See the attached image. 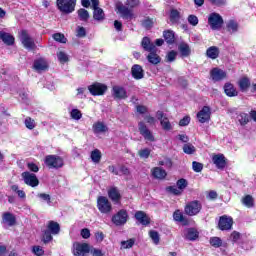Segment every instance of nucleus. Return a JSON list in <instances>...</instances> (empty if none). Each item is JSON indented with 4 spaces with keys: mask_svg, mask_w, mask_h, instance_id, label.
Wrapping results in <instances>:
<instances>
[{
    "mask_svg": "<svg viewBox=\"0 0 256 256\" xmlns=\"http://www.w3.org/2000/svg\"><path fill=\"white\" fill-rule=\"evenodd\" d=\"M19 39L24 47L28 51H35L37 49V44H35V40L29 35L27 30H21L19 32Z\"/></svg>",
    "mask_w": 256,
    "mask_h": 256,
    "instance_id": "1",
    "label": "nucleus"
},
{
    "mask_svg": "<svg viewBox=\"0 0 256 256\" xmlns=\"http://www.w3.org/2000/svg\"><path fill=\"white\" fill-rule=\"evenodd\" d=\"M56 5L61 13L69 15V13H73V11H75L77 0H57Z\"/></svg>",
    "mask_w": 256,
    "mask_h": 256,
    "instance_id": "2",
    "label": "nucleus"
},
{
    "mask_svg": "<svg viewBox=\"0 0 256 256\" xmlns=\"http://www.w3.org/2000/svg\"><path fill=\"white\" fill-rule=\"evenodd\" d=\"M201 209H203V205H201V202L194 200L186 204L184 211L186 215H189V217H193L195 215H199V213H201Z\"/></svg>",
    "mask_w": 256,
    "mask_h": 256,
    "instance_id": "3",
    "label": "nucleus"
},
{
    "mask_svg": "<svg viewBox=\"0 0 256 256\" xmlns=\"http://www.w3.org/2000/svg\"><path fill=\"white\" fill-rule=\"evenodd\" d=\"M208 24L213 31H219L223 27V17L216 12H213L208 17Z\"/></svg>",
    "mask_w": 256,
    "mask_h": 256,
    "instance_id": "4",
    "label": "nucleus"
},
{
    "mask_svg": "<svg viewBox=\"0 0 256 256\" xmlns=\"http://www.w3.org/2000/svg\"><path fill=\"white\" fill-rule=\"evenodd\" d=\"M138 131L140 135L144 137L145 141H148L149 143H154L155 135H153V132L150 131L149 127H147V124H145V122H138Z\"/></svg>",
    "mask_w": 256,
    "mask_h": 256,
    "instance_id": "5",
    "label": "nucleus"
},
{
    "mask_svg": "<svg viewBox=\"0 0 256 256\" xmlns=\"http://www.w3.org/2000/svg\"><path fill=\"white\" fill-rule=\"evenodd\" d=\"M97 208L100 211V213L104 214H109L111 211H113V206L111 205V202L105 196L98 197Z\"/></svg>",
    "mask_w": 256,
    "mask_h": 256,
    "instance_id": "6",
    "label": "nucleus"
},
{
    "mask_svg": "<svg viewBox=\"0 0 256 256\" xmlns=\"http://www.w3.org/2000/svg\"><path fill=\"white\" fill-rule=\"evenodd\" d=\"M45 164L49 169H61L63 167V158L56 155H48L45 158Z\"/></svg>",
    "mask_w": 256,
    "mask_h": 256,
    "instance_id": "7",
    "label": "nucleus"
},
{
    "mask_svg": "<svg viewBox=\"0 0 256 256\" xmlns=\"http://www.w3.org/2000/svg\"><path fill=\"white\" fill-rule=\"evenodd\" d=\"M129 219V214L127 213V210L122 209L119 210L113 217H112V223L116 225L117 227H121L122 225H125Z\"/></svg>",
    "mask_w": 256,
    "mask_h": 256,
    "instance_id": "8",
    "label": "nucleus"
},
{
    "mask_svg": "<svg viewBox=\"0 0 256 256\" xmlns=\"http://www.w3.org/2000/svg\"><path fill=\"white\" fill-rule=\"evenodd\" d=\"M89 251L90 248L87 243L75 242L73 244V255L75 256H85Z\"/></svg>",
    "mask_w": 256,
    "mask_h": 256,
    "instance_id": "9",
    "label": "nucleus"
},
{
    "mask_svg": "<svg viewBox=\"0 0 256 256\" xmlns=\"http://www.w3.org/2000/svg\"><path fill=\"white\" fill-rule=\"evenodd\" d=\"M22 178L24 180V183L29 187H37L39 185V179L37 178V175L29 171L23 172Z\"/></svg>",
    "mask_w": 256,
    "mask_h": 256,
    "instance_id": "10",
    "label": "nucleus"
},
{
    "mask_svg": "<svg viewBox=\"0 0 256 256\" xmlns=\"http://www.w3.org/2000/svg\"><path fill=\"white\" fill-rule=\"evenodd\" d=\"M119 11L122 19H126V21H131V19L135 18V14H133V10L129 9L127 6L118 3L116 6Z\"/></svg>",
    "mask_w": 256,
    "mask_h": 256,
    "instance_id": "11",
    "label": "nucleus"
},
{
    "mask_svg": "<svg viewBox=\"0 0 256 256\" xmlns=\"http://www.w3.org/2000/svg\"><path fill=\"white\" fill-rule=\"evenodd\" d=\"M88 91L93 96L105 95V91H107V85L96 82L88 86Z\"/></svg>",
    "mask_w": 256,
    "mask_h": 256,
    "instance_id": "12",
    "label": "nucleus"
},
{
    "mask_svg": "<svg viewBox=\"0 0 256 256\" xmlns=\"http://www.w3.org/2000/svg\"><path fill=\"white\" fill-rule=\"evenodd\" d=\"M218 227L221 231H230L233 227V218L226 215L220 217Z\"/></svg>",
    "mask_w": 256,
    "mask_h": 256,
    "instance_id": "13",
    "label": "nucleus"
},
{
    "mask_svg": "<svg viewBox=\"0 0 256 256\" xmlns=\"http://www.w3.org/2000/svg\"><path fill=\"white\" fill-rule=\"evenodd\" d=\"M197 119L199 123H207L211 119V108L209 106H204L198 113Z\"/></svg>",
    "mask_w": 256,
    "mask_h": 256,
    "instance_id": "14",
    "label": "nucleus"
},
{
    "mask_svg": "<svg viewBox=\"0 0 256 256\" xmlns=\"http://www.w3.org/2000/svg\"><path fill=\"white\" fill-rule=\"evenodd\" d=\"M92 131L94 135H104V133L109 131V127L105 122L97 121L92 125Z\"/></svg>",
    "mask_w": 256,
    "mask_h": 256,
    "instance_id": "15",
    "label": "nucleus"
},
{
    "mask_svg": "<svg viewBox=\"0 0 256 256\" xmlns=\"http://www.w3.org/2000/svg\"><path fill=\"white\" fill-rule=\"evenodd\" d=\"M112 95L114 99H127V90L123 86H113Z\"/></svg>",
    "mask_w": 256,
    "mask_h": 256,
    "instance_id": "16",
    "label": "nucleus"
},
{
    "mask_svg": "<svg viewBox=\"0 0 256 256\" xmlns=\"http://www.w3.org/2000/svg\"><path fill=\"white\" fill-rule=\"evenodd\" d=\"M210 77L213 81H223L227 77V73L219 68H214L210 72Z\"/></svg>",
    "mask_w": 256,
    "mask_h": 256,
    "instance_id": "17",
    "label": "nucleus"
},
{
    "mask_svg": "<svg viewBox=\"0 0 256 256\" xmlns=\"http://www.w3.org/2000/svg\"><path fill=\"white\" fill-rule=\"evenodd\" d=\"M212 161L217 169H225L227 162H225V156L223 154H216L212 157Z\"/></svg>",
    "mask_w": 256,
    "mask_h": 256,
    "instance_id": "18",
    "label": "nucleus"
},
{
    "mask_svg": "<svg viewBox=\"0 0 256 256\" xmlns=\"http://www.w3.org/2000/svg\"><path fill=\"white\" fill-rule=\"evenodd\" d=\"M135 219L140 223V225L147 226L151 223L149 216L144 211H137L135 213Z\"/></svg>",
    "mask_w": 256,
    "mask_h": 256,
    "instance_id": "19",
    "label": "nucleus"
},
{
    "mask_svg": "<svg viewBox=\"0 0 256 256\" xmlns=\"http://www.w3.org/2000/svg\"><path fill=\"white\" fill-rule=\"evenodd\" d=\"M131 73L132 77H134L136 80L143 79V77H145L143 67H141V65L139 64H135L132 66Z\"/></svg>",
    "mask_w": 256,
    "mask_h": 256,
    "instance_id": "20",
    "label": "nucleus"
},
{
    "mask_svg": "<svg viewBox=\"0 0 256 256\" xmlns=\"http://www.w3.org/2000/svg\"><path fill=\"white\" fill-rule=\"evenodd\" d=\"M0 39L5 43V45H13L15 43V37L11 35L10 33H7L5 31H0Z\"/></svg>",
    "mask_w": 256,
    "mask_h": 256,
    "instance_id": "21",
    "label": "nucleus"
},
{
    "mask_svg": "<svg viewBox=\"0 0 256 256\" xmlns=\"http://www.w3.org/2000/svg\"><path fill=\"white\" fill-rule=\"evenodd\" d=\"M141 46L144 51H148V53H151V51H155V44L151 42V39L149 37H144L142 39Z\"/></svg>",
    "mask_w": 256,
    "mask_h": 256,
    "instance_id": "22",
    "label": "nucleus"
},
{
    "mask_svg": "<svg viewBox=\"0 0 256 256\" xmlns=\"http://www.w3.org/2000/svg\"><path fill=\"white\" fill-rule=\"evenodd\" d=\"M224 92L227 97H237V95H239V92H237V89H235V86L231 83H226L224 85Z\"/></svg>",
    "mask_w": 256,
    "mask_h": 256,
    "instance_id": "23",
    "label": "nucleus"
},
{
    "mask_svg": "<svg viewBox=\"0 0 256 256\" xmlns=\"http://www.w3.org/2000/svg\"><path fill=\"white\" fill-rule=\"evenodd\" d=\"M219 47L217 46H211L206 50V57H208V59H217L219 57Z\"/></svg>",
    "mask_w": 256,
    "mask_h": 256,
    "instance_id": "24",
    "label": "nucleus"
},
{
    "mask_svg": "<svg viewBox=\"0 0 256 256\" xmlns=\"http://www.w3.org/2000/svg\"><path fill=\"white\" fill-rule=\"evenodd\" d=\"M47 229L49 232L52 233V235H59L61 231V226L59 225V223L52 220L48 222Z\"/></svg>",
    "mask_w": 256,
    "mask_h": 256,
    "instance_id": "25",
    "label": "nucleus"
},
{
    "mask_svg": "<svg viewBox=\"0 0 256 256\" xmlns=\"http://www.w3.org/2000/svg\"><path fill=\"white\" fill-rule=\"evenodd\" d=\"M2 223L8 225V227H13L15 225V216L9 212L3 214Z\"/></svg>",
    "mask_w": 256,
    "mask_h": 256,
    "instance_id": "26",
    "label": "nucleus"
},
{
    "mask_svg": "<svg viewBox=\"0 0 256 256\" xmlns=\"http://www.w3.org/2000/svg\"><path fill=\"white\" fill-rule=\"evenodd\" d=\"M184 235L188 241H195L199 238V232L195 228H188Z\"/></svg>",
    "mask_w": 256,
    "mask_h": 256,
    "instance_id": "27",
    "label": "nucleus"
},
{
    "mask_svg": "<svg viewBox=\"0 0 256 256\" xmlns=\"http://www.w3.org/2000/svg\"><path fill=\"white\" fill-rule=\"evenodd\" d=\"M178 51H180L182 57H189L191 55V48L189 47V44L185 42H181L178 45Z\"/></svg>",
    "mask_w": 256,
    "mask_h": 256,
    "instance_id": "28",
    "label": "nucleus"
},
{
    "mask_svg": "<svg viewBox=\"0 0 256 256\" xmlns=\"http://www.w3.org/2000/svg\"><path fill=\"white\" fill-rule=\"evenodd\" d=\"M108 196L113 201V203H119L121 200V194L117 188H112L108 191Z\"/></svg>",
    "mask_w": 256,
    "mask_h": 256,
    "instance_id": "29",
    "label": "nucleus"
},
{
    "mask_svg": "<svg viewBox=\"0 0 256 256\" xmlns=\"http://www.w3.org/2000/svg\"><path fill=\"white\" fill-rule=\"evenodd\" d=\"M152 175L155 179H165V177H167V172L161 167H155L152 169Z\"/></svg>",
    "mask_w": 256,
    "mask_h": 256,
    "instance_id": "30",
    "label": "nucleus"
},
{
    "mask_svg": "<svg viewBox=\"0 0 256 256\" xmlns=\"http://www.w3.org/2000/svg\"><path fill=\"white\" fill-rule=\"evenodd\" d=\"M238 87L240 88V91H242V93H245V91H247V89L251 87V81L249 80V78L244 77L239 80Z\"/></svg>",
    "mask_w": 256,
    "mask_h": 256,
    "instance_id": "31",
    "label": "nucleus"
},
{
    "mask_svg": "<svg viewBox=\"0 0 256 256\" xmlns=\"http://www.w3.org/2000/svg\"><path fill=\"white\" fill-rule=\"evenodd\" d=\"M56 56H57L59 63H61L62 65H65V63H68V61H69V54H67V52H65L63 50H59L56 53Z\"/></svg>",
    "mask_w": 256,
    "mask_h": 256,
    "instance_id": "32",
    "label": "nucleus"
},
{
    "mask_svg": "<svg viewBox=\"0 0 256 256\" xmlns=\"http://www.w3.org/2000/svg\"><path fill=\"white\" fill-rule=\"evenodd\" d=\"M147 59L152 65H159V63H161V57H159V55L153 51L149 53Z\"/></svg>",
    "mask_w": 256,
    "mask_h": 256,
    "instance_id": "33",
    "label": "nucleus"
},
{
    "mask_svg": "<svg viewBox=\"0 0 256 256\" xmlns=\"http://www.w3.org/2000/svg\"><path fill=\"white\" fill-rule=\"evenodd\" d=\"M163 35L168 45H173V43H175V32L168 30V31H164Z\"/></svg>",
    "mask_w": 256,
    "mask_h": 256,
    "instance_id": "34",
    "label": "nucleus"
},
{
    "mask_svg": "<svg viewBox=\"0 0 256 256\" xmlns=\"http://www.w3.org/2000/svg\"><path fill=\"white\" fill-rule=\"evenodd\" d=\"M34 69L36 71H45V69H47V62L43 59L35 60Z\"/></svg>",
    "mask_w": 256,
    "mask_h": 256,
    "instance_id": "35",
    "label": "nucleus"
},
{
    "mask_svg": "<svg viewBox=\"0 0 256 256\" xmlns=\"http://www.w3.org/2000/svg\"><path fill=\"white\" fill-rule=\"evenodd\" d=\"M77 15L78 18L80 19V21H84L85 23H87V21H89V11H87L85 8H80L77 11Z\"/></svg>",
    "mask_w": 256,
    "mask_h": 256,
    "instance_id": "36",
    "label": "nucleus"
},
{
    "mask_svg": "<svg viewBox=\"0 0 256 256\" xmlns=\"http://www.w3.org/2000/svg\"><path fill=\"white\" fill-rule=\"evenodd\" d=\"M93 11V18L95 19V21L105 20V12L101 8H95Z\"/></svg>",
    "mask_w": 256,
    "mask_h": 256,
    "instance_id": "37",
    "label": "nucleus"
},
{
    "mask_svg": "<svg viewBox=\"0 0 256 256\" xmlns=\"http://www.w3.org/2000/svg\"><path fill=\"white\" fill-rule=\"evenodd\" d=\"M227 29L230 33H237L239 31V24L235 20H230L227 23Z\"/></svg>",
    "mask_w": 256,
    "mask_h": 256,
    "instance_id": "38",
    "label": "nucleus"
},
{
    "mask_svg": "<svg viewBox=\"0 0 256 256\" xmlns=\"http://www.w3.org/2000/svg\"><path fill=\"white\" fill-rule=\"evenodd\" d=\"M90 158L93 163H101V151L99 149H95L91 152Z\"/></svg>",
    "mask_w": 256,
    "mask_h": 256,
    "instance_id": "39",
    "label": "nucleus"
},
{
    "mask_svg": "<svg viewBox=\"0 0 256 256\" xmlns=\"http://www.w3.org/2000/svg\"><path fill=\"white\" fill-rule=\"evenodd\" d=\"M70 117L74 119V121H79V119L83 117V113H81L79 109H72L70 111Z\"/></svg>",
    "mask_w": 256,
    "mask_h": 256,
    "instance_id": "40",
    "label": "nucleus"
},
{
    "mask_svg": "<svg viewBox=\"0 0 256 256\" xmlns=\"http://www.w3.org/2000/svg\"><path fill=\"white\" fill-rule=\"evenodd\" d=\"M238 121L242 126L247 125L249 123V115L247 113H240L238 115Z\"/></svg>",
    "mask_w": 256,
    "mask_h": 256,
    "instance_id": "41",
    "label": "nucleus"
},
{
    "mask_svg": "<svg viewBox=\"0 0 256 256\" xmlns=\"http://www.w3.org/2000/svg\"><path fill=\"white\" fill-rule=\"evenodd\" d=\"M242 203L243 205H245V207L251 208L253 207V196L251 195H246L243 199H242Z\"/></svg>",
    "mask_w": 256,
    "mask_h": 256,
    "instance_id": "42",
    "label": "nucleus"
},
{
    "mask_svg": "<svg viewBox=\"0 0 256 256\" xmlns=\"http://www.w3.org/2000/svg\"><path fill=\"white\" fill-rule=\"evenodd\" d=\"M181 19V14L177 10H171L170 12V21L172 23H177Z\"/></svg>",
    "mask_w": 256,
    "mask_h": 256,
    "instance_id": "43",
    "label": "nucleus"
},
{
    "mask_svg": "<svg viewBox=\"0 0 256 256\" xmlns=\"http://www.w3.org/2000/svg\"><path fill=\"white\" fill-rule=\"evenodd\" d=\"M149 237L152 239V241L155 245H159L160 237H159L158 231L151 230L149 232Z\"/></svg>",
    "mask_w": 256,
    "mask_h": 256,
    "instance_id": "44",
    "label": "nucleus"
},
{
    "mask_svg": "<svg viewBox=\"0 0 256 256\" xmlns=\"http://www.w3.org/2000/svg\"><path fill=\"white\" fill-rule=\"evenodd\" d=\"M183 151L186 153V155H193L196 149H195V146H193V144L187 143V144H184Z\"/></svg>",
    "mask_w": 256,
    "mask_h": 256,
    "instance_id": "45",
    "label": "nucleus"
},
{
    "mask_svg": "<svg viewBox=\"0 0 256 256\" xmlns=\"http://www.w3.org/2000/svg\"><path fill=\"white\" fill-rule=\"evenodd\" d=\"M161 126L164 129V131H171V122H169V118L164 117L162 120H160Z\"/></svg>",
    "mask_w": 256,
    "mask_h": 256,
    "instance_id": "46",
    "label": "nucleus"
},
{
    "mask_svg": "<svg viewBox=\"0 0 256 256\" xmlns=\"http://www.w3.org/2000/svg\"><path fill=\"white\" fill-rule=\"evenodd\" d=\"M210 245H212V247L219 248L223 245V240L219 237H212L210 238Z\"/></svg>",
    "mask_w": 256,
    "mask_h": 256,
    "instance_id": "47",
    "label": "nucleus"
},
{
    "mask_svg": "<svg viewBox=\"0 0 256 256\" xmlns=\"http://www.w3.org/2000/svg\"><path fill=\"white\" fill-rule=\"evenodd\" d=\"M135 245V239H129L121 242V249H131Z\"/></svg>",
    "mask_w": 256,
    "mask_h": 256,
    "instance_id": "48",
    "label": "nucleus"
},
{
    "mask_svg": "<svg viewBox=\"0 0 256 256\" xmlns=\"http://www.w3.org/2000/svg\"><path fill=\"white\" fill-rule=\"evenodd\" d=\"M138 155L141 159H149V155H151V149L144 148L142 150H139Z\"/></svg>",
    "mask_w": 256,
    "mask_h": 256,
    "instance_id": "49",
    "label": "nucleus"
},
{
    "mask_svg": "<svg viewBox=\"0 0 256 256\" xmlns=\"http://www.w3.org/2000/svg\"><path fill=\"white\" fill-rule=\"evenodd\" d=\"M53 40L57 41L58 43H67V38H65V35L61 33H55L53 35Z\"/></svg>",
    "mask_w": 256,
    "mask_h": 256,
    "instance_id": "50",
    "label": "nucleus"
},
{
    "mask_svg": "<svg viewBox=\"0 0 256 256\" xmlns=\"http://www.w3.org/2000/svg\"><path fill=\"white\" fill-rule=\"evenodd\" d=\"M173 219H174V221H177L178 223H183L184 217H183V213L181 212V210H176L173 213Z\"/></svg>",
    "mask_w": 256,
    "mask_h": 256,
    "instance_id": "51",
    "label": "nucleus"
},
{
    "mask_svg": "<svg viewBox=\"0 0 256 256\" xmlns=\"http://www.w3.org/2000/svg\"><path fill=\"white\" fill-rule=\"evenodd\" d=\"M192 169L195 171V173H201V171H203V164L197 161H193Z\"/></svg>",
    "mask_w": 256,
    "mask_h": 256,
    "instance_id": "52",
    "label": "nucleus"
},
{
    "mask_svg": "<svg viewBox=\"0 0 256 256\" xmlns=\"http://www.w3.org/2000/svg\"><path fill=\"white\" fill-rule=\"evenodd\" d=\"M24 123L27 129H35V120H33L31 117H26Z\"/></svg>",
    "mask_w": 256,
    "mask_h": 256,
    "instance_id": "53",
    "label": "nucleus"
},
{
    "mask_svg": "<svg viewBox=\"0 0 256 256\" xmlns=\"http://www.w3.org/2000/svg\"><path fill=\"white\" fill-rule=\"evenodd\" d=\"M188 23H190V25L193 27H197V25H199V18H197L195 15H190L188 16Z\"/></svg>",
    "mask_w": 256,
    "mask_h": 256,
    "instance_id": "54",
    "label": "nucleus"
},
{
    "mask_svg": "<svg viewBox=\"0 0 256 256\" xmlns=\"http://www.w3.org/2000/svg\"><path fill=\"white\" fill-rule=\"evenodd\" d=\"M76 35L77 37H86L87 30H85V27L83 26H78L76 29Z\"/></svg>",
    "mask_w": 256,
    "mask_h": 256,
    "instance_id": "55",
    "label": "nucleus"
},
{
    "mask_svg": "<svg viewBox=\"0 0 256 256\" xmlns=\"http://www.w3.org/2000/svg\"><path fill=\"white\" fill-rule=\"evenodd\" d=\"M43 241H44V243H49V242L53 241L52 233L49 232V230H46L44 232Z\"/></svg>",
    "mask_w": 256,
    "mask_h": 256,
    "instance_id": "56",
    "label": "nucleus"
},
{
    "mask_svg": "<svg viewBox=\"0 0 256 256\" xmlns=\"http://www.w3.org/2000/svg\"><path fill=\"white\" fill-rule=\"evenodd\" d=\"M175 59H177V52L172 50L167 54V61L172 63V61H175Z\"/></svg>",
    "mask_w": 256,
    "mask_h": 256,
    "instance_id": "57",
    "label": "nucleus"
},
{
    "mask_svg": "<svg viewBox=\"0 0 256 256\" xmlns=\"http://www.w3.org/2000/svg\"><path fill=\"white\" fill-rule=\"evenodd\" d=\"M39 199H42V201H46L49 205H51V196L49 194L40 193L38 194Z\"/></svg>",
    "mask_w": 256,
    "mask_h": 256,
    "instance_id": "58",
    "label": "nucleus"
},
{
    "mask_svg": "<svg viewBox=\"0 0 256 256\" xmlns=\"http://www.w3.org/2000/svg\"><path fill=\"white\" fill-rule=\"evenodd\" d=\"M189 123H191V117L189 116H185L184 118H182L179 122L180 127H187V125H189Z\"/></svg>",
    "mask_w": 256,
    "mask_h": 256,
    "instance_id": "59",
    "label": "nucleus"
},
{
    "mask_svg": "<svg viewBox=\"0 0 256 256\" xmlns=\"http://www.w3.org/2000/svg\"><path fill=\"white\" fill-rule=\"evenodd\" d=\"M168 191L172 193L173 195H181V189L177 188L176 186H169Z\"/></svg>",
    "mask_w": 256,
    "mask_h": 256,
    "instance_id": "60",
    "label": "nucleus"
},
{
    "mask_svg": "<svg viewBox=\"0 0 256 256\" xmlns=\"http://www.w3.org/2000/svg\"><path fill=\"white\" fill-rule=\"evenodd\" d=\"M177 187L178 189H180L181 191H183V189H185L187 187V180L185 179H180L177 181Z\"/></svg>",
    "mask_w": 256,
    "mask_h": 256,
    "instance_id": "61",
    "label": "nucleus"
},
{
    "mask_svg": "<svg viewBox=\"0 0 256 256\" xmlns=\"http://www.w3.org/2000/svg\"><path fill=\"white\" fill-rule=\"evenodd\" d=\"M126 5L130 7V9H134V7H138L139 0H127Z\"/></svg>",
    "mask_w": 256,
    "mask_h": 256,
    "instance_id": "62",
    "label": "nucleus"
},
{
    "mask_svg": "<svg viewBox=\"0 0 256 256\" xmlns=\"http://www.w3.org/2000/svg\"><path fill=\"white\" fill-rule=\"evenodd\" d=\"M33 253L37 256H42L45 253V251H43V248L41 246H34Z\"/></svg>",
    "mask_w": 256,
    "mask_h": 256,
    "instance_id": "63",
    "label": "nucleus"
},
{
    "mask_svg": "<svg viewBox=\"0 0 256 256\" xmlns=\"http://www.w3.org/2000/svg\"><path fill=\"white\" fill-rule=\"evenodd\" d=\"M92 256H103V252L97 248H93L90 250Z\"/></svg>",
    "mask_w": 256,
    "mask_h": 256,
    "instance_id": "64",
    "label": "nucleus"
}]
</instances>
